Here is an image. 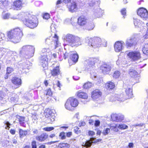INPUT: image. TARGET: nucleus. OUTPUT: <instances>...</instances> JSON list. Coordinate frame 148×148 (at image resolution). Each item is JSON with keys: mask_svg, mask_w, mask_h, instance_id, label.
<instances>
[{"mask_svg": "<svg viewBox=\"0 0 148 148\" xmlns=\"http://www.w3.org/2000/svg\"><path fill=\"white\" fill-rule=\"evenodd\" d=\"M101 94V92L99 90L95 89L92 92L91 97L93 99H96L100 97Z\"/></svg>", "mask_w": 148, "mask_h": 148, "instance_id": "nucleus-22", "label": "nucleus"}, {"mask_svg": "<svg viewBox=\"0 0 148 148\" xmlns=\"http://www.w3.org/2000/svg\"><path fill=\"white\" fill-rule=\"evenodd\" d=\"M101 39L97 37H94L90 38L89 39L88 44L92 47H99L101 45Z\"/></svg>", "mask_w": 148, "mask_h": 148, "instance_id": "nucleus-7", "label": "nucleus"}, {"mask_svg": "<svg viewBox=\"0 0 148 148\" xmlns=\"http://www.w3.org/2000/svg\"><path fill=\"white\" fill-rule=\"evenodd\" d=\"M128 146L130 148H132L134 147V144L132 143H129Z\"/></svg>", "mask_w": 148, "mask_h": 148, "instance_id": "nucleus-59", "label": "nucleus"}, {"mask_svg": "<svg viewBox=\"0 0 148 148\" xmlns=\"http://www.w3.org/2000/svg\"><path fill=\"white\" fill-rule=\"evenodd\" d=\"M72 135L71 132H69L66 133V136L68 137H70Z\"/></svg>", "mask_w": 148, "mask_h": 148, "instance_id": "nucleus-57", "label": "nucleus"}, {"mask_svg": "<svg viewBox=\"0 0 148 148\" xmlns=\"http://www.w3.org/2000/svg\"><path fill=\"white\" fill-rule=\"evenodd\" d=\"M32 148H37L36 142L34 140H32L31 142Z\"/></svg>", "mask_w": 148, "mask_h": 148, "instance_id": "nucleus-45", "label": "nucleus"}, {"mask_svg": "<svg viewBox=\"0 0 148 148\" xmlns=\"http://www.w3.org/2000/svg\"><path fill=\"white\" fill-rule=\"evenodd\" d=\"M11 81L14 85V89L18 88L21 86L22 84V81L21 78L16 76L12 77Z\"/></svg>", "mask_w": 148, "mask_h": 148, "instance_id": "nucleus-10", "label": "nucleus"}, {"mask_svg": "<svg viewBox=\"0 0 148 148\" xmlns=\"http://www.w3.org/2000/svg\"><path fill=\"white\" fill-rule=\"evenodd\" d=\"M14 71V69L11 67H7L6 69L7 74H10L13 72Z\"/></svg>", "mask_w": 148, "mask_h": 148, "instance_id": "nucleus-42", "label": "nucleus"}, {"mask_svg": "<svg viewBox=\"0 0 148 148\" xmlns=\"http://www.w3.org/2000/svg\"><path fill=\"white\" fill-rule=\"evenodd\" d=\"M74 131L75 133L79 134L81 133V130L77 126H75L74 128Z\"/></svg>", "mask_w": 148, "mask_h": 148, "instance_id": "nucleus-39", "label": "nucleus"}, {"mask_svg": "<svg viewBox=\"0 0 148 148\" xmlns=\"http://www.w3.org/2000/svg\"><path fill=\"white\" fill-rule=\"evenodd\" d=\"M18 118V121L21 125L23 127H25L26 125L25 124V117L22 116H19Z\"/></svg>", "mask_w": 148, "mask_h": 148, "instance_id": "nucleus-29", "label": "nucleus"}, {"mask_svg": "<svg viewBox=\"0 0 148 148\" xmlns=\"http://www.w3.org/2000/svg\"><path fill=\"white\" fill-rule=\"evenodd\" d=\"M99 60L96 58H90L88 62V64L89 66L92 67L94 66L96 63H97Z\"/></svg>", "mask_w": 148, "mask_h": 148, "instance_id": "nucleus-25", "label": "nucleus"}, {"mask_svg": "<svg viewBox=\"0 0 148 148\" xmlns=\"http://www.w3.org/2000/svg\"><path fill=\"white\" fill-rule=\"evenodd\" d=\"M64 40L72 47H77L81 45L79 37L70 34H68L65 36Z\"/></svg>", "mask_w": 148, "mask_h": 148, "instance_id": "nucleus-2", "label": "nucleus"}, {"mask_svg": "<svg viewBox=\"0 0 148 148\" xmlns=\"http://www.w3.org/2000/svg\"><path fill=\"white\" fill-rule=\"evenodd\" d=\"M67 6V8L69 11L72 13L75 12L78 9L77 4L74 1H73L69 5Z\"/></svg>", "mask_w": 148, "mask_h": 148, "instance_id": "nucleus-13", "label": "nucleus"}, {"mask_svg": "<svg viewBox=\"0 0 148 148\" xmlns=\"http://www.w3.org/2000/svg\"><path fill=\"white\" fill-rule=\"evenodd\" d=\"M115 51L117 52H119L122 50L123 45L121 41L116 42L114 45Z\"/></svg>", "mask_w": 148, "mask_h": 148, "instance_id": "nucleus-19", "label": "nucleus"}, {"mask_svg": "<svg viewBox=\"0 0 148 148\" xmlns=\"http://www.w3.org/2000/svg\"><path fill=\"white\" fill-rule=\"evenodd\" d=\"M59 136L62 140L66 138L65 133L64 132H60L59 134Z\"/></svg>", "mask_w": 148, "mask_h": 148, "instance_id": "nucleus-46", "label": "nucleus"}, {"mask_svg": "<svg viewBox=\"0 0 148 148\" xmlns=\"http://www.w3.org/2000/svg\"><path fill=\"white\" fill-rule=\"evenodd\" d=\"M71 0H63L62 2L65 4H67L71 2Z\"/></svg>", "mask_w": 148, "mask_h": 148, "instance_id": "nucleus-55", "label": "nucleus"}, {"mask_svg": "<svg viewBox=\"0 0 148 148\" xmlns=\"http://www.w3.org/2000/svg\"><path fill=\"white\" fill-rule=\"evenodd\" d=\"M44 84L45 85L47 86L48 85V81L47 80H45L44 81Z\"/></svg>", "mask_w": 148, "mask_h": 148, "instance_id": "nucleus-64", "label": "nucleus"}, {"mask_svg": "<svg viewBox=\"0 0 148 148\" xmlns=\"http://www.w3.org/2000/svg\"><path fill=\"white\" fill-rule=\"evenodd\" d=\"M70 147L69 144L66 143H60L57 146V148H69Z\"/></svg>", "mask_w": 148, "mask_h": 148, "instance_id": "nucleus-31", "label": "nucleus"}, {"mask_svg": "<svg viewBox=\"0 0 148 148\" xmlns=\"http://www.w3.org/2000/svg\"><path fill=\"white\" fill-rule=\"evenodd\" d=\"M25 25L29 28L33 29L36 27L38 24V19L35 16H31L28 19L23 20Z\"/></svg>", "mask_w": 148, "mask_h": 148, "instance_id": "nucleus-3", "label": "nucleus"}, {"mask_svg": "<svg viewBox=\"0 0 148 148\" xmlns=\"http://www.w3.org/2000/svg\"><path fill=\"white\" fill-rule=\"evenodd\" d=\"M23 3L22 0H16L13 2L12 6L16 10H21Z\"/></svg>", "mask_w": 148, "mask_h": 148, "instance_id": "nucleus-14", "label": "nucleus"}, {"mask_svg": "<svg viewBox=\"0 0 148 148\" xmlns=\"http://www.w3.org/2000/svg\"><path fill=\"white\" fill-rule=\"evenodd\" d=\"M87 17L85 16L82 15L77 19V24L80 26L84 27L87 24L88 21Z\"/></svg>", "mask_w": 148, "mask_h": 148, "instance_id": "nucleus-11", "label": "nucleus"}, {"mask_svg": "<svg viewBox=\"0 0 148 148\" xmlns=\"http://www.w3.org/2000/svg\"><path fill=\"white\" fill-rule=\"evenodd\" d=\"M9 5V2L7 0H0V8H3Z\"/></svg>", "mask_w": 148, "mask_h": 148, "instance_id": "nucleus-28", "label": "nucleus"}, {"mask_svg": "<svg viewBox=\"0 0 148 148\" xmlns=\"http://www.w3.org/2000/svg\"><path fill=\"white\" fill-rule=\"evenodd\" d=\"M54 129L53 127H45L43 128V130L46 131H50Z\"/></svg>", "mask_w": 148, "mask_h": 148, "instance_id": "nucleus-48", "label": "nucleus"}, {"mask_svg": "<svg viewBox=\"0 0 148 148\" xmlns=\"http://www.w3.org/2000/svg\"><path fill=\"white\" fill-rule=\"evenodd\" d=\"M40 60L42 66L43 68L47 67L48 65V59L47 58V56L44 55L41 56Z\"/></svg>", "mask_w": 148, "mask_h": 148, "instance_id": "nucleus-18", "label": "nucleus"}, {"mask_svg": "<svg viewBox=\"0 0 148 148\" xmlns=\"http://www.w3.org/2000/svg\"><path fill=\"white\" fill-rule=\"evenodd\" d=\"M23 36L22 30L18 27L11 29L7 34V39L15 43L19 42Z\"/></svg>", "mask_w": 148, "mask_h": 148, "instance_id": "nucleus-1", "label": "nucleus"}, {"mask_svg": "<svg viewBox=\"0 0 148 148\" xmlns=\"http://www.w3.org/2000/svg\"><path fill=\"white\" fill-rule=\"evenodd\" d=\"M69 56V53L66 52L64 54V57L65 59H66Z\"/></svg>", "mask_w": 148, "mask_h": 148, "instance_id": "nucleus-53", "label": "nucleus"}, {"mask_svg": "<svg viewBox=\"0 0 148 148\" xmlns=\"http://www.w3.org/2000/svg\"><path fill=\"white\" fill-rule=\"evenodd\" d=\"M127 55L132 61L138 60L141 58V53L139 51L130 52L128 53Z\"/></svg>", "mask_w": 148, "mask_h": 148, "instance_id": "nucleus-6", "label": "nucleus"}, {"mask_svg": "<svg viewBox=\"0 0 148 148\" xmlns=\"http://www.w3.org/2000/svg\"><path fill=\"white\" fill-rule=\"evenodd\" d=\"M142 51L143 54L148 56V43L145 44L143 47Z\"/></svg>", "mask_w": 148, "mask_h": 148, "instance_id": "nucleus-33", "label": "nucleus"}, {"mask_svg": "<svg viewBox=\"0 0 148 148\" xmlns=\"http://www.w3.org/2000/svg\"><path fill=\"white\" fill-rule=\"evenodd\" d=\"M105 87L106 88L109 90L114 89L115 86L114 83L111 81L107 82L105 84Z\"/></svg>", "mask_w": 148, "mask_h": 148, "instance_id": "nucleus-23", "label": "nucleus"}, {"mask_svg": "<svg viewBox=\"0 0 148 148\" xmlns=\"http://www.w3.org/2000/svg\"><path fill=\"white\" fill-rule=\"evenodd\" d=\"M136 44V42L135 38H132L127 40L126 45L127 47H129L133 46L134 45Z\"/></svg>", "mask_w": 148, "mask_h": 148, "instance_id": "nucleus-20", "label": "nucleus"}, {"mask_svg": "<svg viewBox=\"0 0 148 148\" xmlns=\"http://www.w3.org/2000/svg\"><path fill=\"white\" fill-rule=\"evenodd\" d=\"M44 144V143L40 145L39 147V148H46Z\"/></svg>", "mask_w": 148, "mask_h": 148, "instance_id": "nucleus-61", "label": "nucleus"}, {"mask_svg": "<svg viewBox=\"0 0 148 148\" xmlns=\"http://www.w3.org/2000/svg\"><path fill=\"white\" fill-rule=\"evenodd\" d=\"M71 55L70 60L68 61L69 63L72 64L76 63L78 60V55L75 51H70L69 53Z\"/></svg>", "mask_w": 148, "mask_h": 148, "instance_id": "nucleus-9", "label": "nucleus"}, {"mask_svg": "<svg viewBox=\"0 0 148 148\" xmlns=\"http://www.w3.org/2000/svg\"><path fill=\"white\" fill-rule=\"evenodd\" d=\"M89 123L90 125H92L94 122V121L92 119H90L89 120Z\"/></svg>", "mask_w": 148, "mask_h": 148, "instance_id": "nucleus-60", "label": "nucleus"}, {"mask_svg": "<svg viewBox=\"0 0 148 148\" xmlns=\"http://www.w3.org/2000/svg\"><path fill=\"white\" fill-rule=\"evenodd\" d=\"M128 126L124 124H120L118 125V128L121 130H124L128 128Z\"/></svg>", "mask_w": 148, "mask_h": 148, "instance_id": "nucleus-40", "label": "nucleus"}, {"mask_svg": "<svg viewBox=\"0 0 148 148\" xmlns=\"http://www.w3.org/2000/svg\"><path fill=\"white\" fill-rule=\"evenodd\" d=\"M57 142H58L57 141H51L50 142H48L47 143H44V144H47V145H51V144Z\"/></svg>", "mask_w": 148, "mask_h": 148, "instance_id": "nucleus-56", "label": "nucleus"}, {"mask_svg": "<svg viewBox=\"0 0 148 148\" xmlns=\"http://www.w3.org/2000/svg\"><path fill=\"white\" fill-rule=\"evenodd\" d=\"M88 133V135L90 136H92L95 134V132L92 131H89Z\"/></svg>", "mask_w": 148, "mask_h": 148, "instance_id": "nucleus-49", "label": "nucleus"}, {"mask_svg": "<svg viewBox=\"0 0 148 148\" xmlns=\"http://www.w3.org/2000/svg\"><path fill=\"white\" fill-rule=\"evenodd\" d=\"M10 132L12 135H14L16 133V130L14 129H11L10 130Z\"/></svg>", "mask_w": 148, "mask_h": 148, "instance_id": "nucleus-52", "label": "nucleus"}, {"mask_svg": "<svg viewBox=\"0 0 148 148\" xmlns=\"http://www.w3.org/2000/svg\"><path fill=\"white\" fill-rule=\"evenodd\" d=\"M50 17V14L48 13H45L44 14L43 18L44 19L48 20L49 19Z\"/></svg>", "mask_w": 148, "mask_h": 148, "instance_id": "nucleus-43", "label": "nucleus"}, {"mask_svg": "<svg viewBox=\"0 0 148 148\" xmlns=\"http://www.w3.org/2000/svg\"><path fill=\"white\" fill-rule=\"evenodd\" d=\"M121 73L119 71H116L114 72L113 74V77L115 78H118L120 76Z\"/></svg>", "mask_w": 148, "mask_h": 148, "instance_id": "nucleus-36", "label": "nucleus"}, {"mask_svg": "<svg viewBox=\"0 0 148 148\" xmlns=\"http://www.w3.org/2000/svg\"><path fill=\"white\" fill-rule=\"evenodd\" d=\"M53 38L56 39V40H55L57 44H58V37L57 36V34H55Z\"/></svg>", "mask_w": 148, "mask_h": 148, "instance_id": "nucleus-51", "label": "nucleus"}, {"mask_svg": "<svg viewBox=\"0 0 148 148\" xmlns=\"http://www.w3.org/2000/svg\"><path fill=\"white\" fill-rule=\"evenodd\" d=\"M111 117L112 121L116 122L122 121L124 119V116L123 115L116 114H111Z\"/></svg>", "mask_w": 148, "mask_h": 148, "instance_id": "nucleus-15", "label": "nucleus"}, {"mask_svg": "<svg viewBox=\"0 0 148 148\" xmlns=\"http://www.w3.org/2000/svg\"><path fill=\"white\" fill-rule=\"evenodd\" d=\"M45 117L50 122H53L55 120L54 113L52 110L49 109H45L44 112Z\"/></svg>", "mask_w": 148, "mask_h": 148, "instance_id": "nucleus-8", "label": "nucleus"}, {"mask_svg": "<svg viewBox=\"0 0 148 148\" xmlns=\"http://www.w3.org/2000/svg\"><path fill=\"white\" fill-rule=\"evenodd\" d=\"M118 127V125L117 124H115L114 125L110 126V128L115 132H118L119 131Z\"/></svg>", "mask_w": 148, "mask_h": 148, "instance_id": "nucleus-37", "label": "nucleus"}, {"mask_svg": "<svg viewBox=\"0 0 148 148\" xmlns=\"http://www.w3.org/2000/svg\"><path fill=\"white\" fill-rule=\"evenodd\" d=\"M126 93V99H129L133 97L132 89L130 88H127L125 90Z\"/></svg>", "mask_w": 148, "mask_h": 148, "instance_id": "nucleus-27", "label": "nucleus"}, {"mask_svg": "<svg viewBox=\"0 0 148 148\" xmlns=\"http://www.w3.org/2000/svg\"><path fill=\"white\" fill-rule=\"evenodd\" d=\"M85 27L86 29L90 30L93 29L95 27V25L92 22H87V24Z\"/></svg>", "mask_w": 148, "mask_h": 148, "instance_id": "nucleus-30", "label": "nucleus"}, {"mask_svg": "<svg viewBox=\"0 0 148 148\" xmlns=\"http://www.w3.org/2000/svg\"><path fill=\"white\" fill-rule=\"evenodd\" d=\"M29 47V46L28 45L23 46L21 50L20 51V53L22 54L24 52L28 51L29 49V48H28Z\"/></svg>", "mask_w": 148, "mask_h": 148, "instance_id": "nucleus-38", "label": "nucleus"}, {"mask_svg": "<svg viewBox=\"0 0 148 148\" xmlns=\"http://www.w3.org/2000/svg\"><path fill=\"white\" fill-rule=\"evenodd\" d=\"M110 132V129L109 128H106L103 130L102 134L104 135H106L108 134Z\"/></svg>", "mask_w": 148, "mask_h": 148, "instance_id": "nucleus-44", "label": "nucleus"}, {"mask_svg": "<svg viewBox=\"0 0 148 148\" xmlns=\"http://www.w3.org/2000/svg\"><path fill=\"white\" fill-rule=\"evenodd\" d=\"M79 103L77 99L74 97H69L67 100L65 104V108L68 110H71V107L75 108L77 107Z\"/></svg>", "mask_w": 148, "mask_h": 148, "instance_id": "nucleus-4", "label": "nucleus"}, {"mask_svg": "<svg viewBox=\"0 0 148 148\" xmlns=\"http://www.w3.org/2000/svg\"><path fill=\"white\" fill-rule=\"evenodd\" d=\"M92 86V84L91 82H87L85 83L83 85V88L85 89H88L90 88Z\"/></svg>", "mask_w": 148, "mask_h": 148, "instance_id": "nucleus-34", "label": "nucleus"}, {"mask_svg": "<svg viewBox=\"0 0 148 148\" xmlns=\"http://www.w3.org/2000/svg\"><path fill=\"white\" fill-rule=\"evenodd\" d=\"M18 133L19 138H22L28 135V131L27 130H23L21 128H20L18 129Z\"/></svg>", "mask_w": 148, "mask_h": 148, "instance_id": "nucleus-26", "label": "nucleus"}, {"mask_svg": "<svg viewBox=\"0 0 148 148\" xmlns=\"http://www.w3.org/2000/svg\"><path fill=\"white\" fill-rule=\"evenodd\" d=\"M48 134L46 133H43L39 136L36 137V140L40 142H43L47 139L48 138Z\"/></svg>", "mask_w": 148, "mask_h": 148, "instance_id": "nucleus-17", "label": "nucleus"}, {"mask_svg": "<svg viewBox=\"0 0 148 148\" xmlns=\"http://www.w3.org/2000/svg\"><path fill=\"white\" fill-rule=\"evenodd\" d=\"M102 140L101 139H96L93 141H91L90 140H87L86 141L83 142L82 143V146L85 147H90L92 143H95L97 142H100Z\"/></svg>", "mask_w": 148, "mask_h": 148, "instance_id": "nucleus-16", "label": "nucleus"}, {"mask_svg": "<svg viewBox=\"0 0 148 148\" xmlns=\"http://www.w3.org/2000/svg\"><path fill=\"white\" fill-rule=\"evenodd\" d=\"M134 23L135 26L138 27H139L140 23V21L137 19H134Z\"/></svg>", "mask_w": 148, "mask_h": 148, "instance_id": "nucleus-41", "label": "nucleus"}, {"mask_svg": "<svg viewBox=\"0 0 148 148\" xmlns=\"http://www.w3.org/2000/svg\"><path fill=\"white\" fill-rule=\"evenodd\" d=\"M100 70L104 74H108L111 70V66L107 64H103L100 67Z\"/></svg>", "mask_w": 148, "mask_h": 148, "instance_id": "nucleus-12", "label": "nucleus"}, {"mask_svg": "<svg viewBox=\"0 0 148 148\" xmlns=\"http://www.w3.org/2000/svg\"><path fill=\"white\" fill-rule=\"evenodd\" d=\"M137 13V14L144 20L148 19V11L146 8H140L138 9Z\"/></svg>", "mask_w": 148, "mask_h": 148, "instance_id": "nucleus-5", "label": "nucleus"}, {"mask_svg": "<svg viewBox=\"0 0 148 148\" xmlns=\"http://www.w3.org/2000/svg\"><path fill=\"white\" fill-rule=\"evenodd\" d=\"M126 9L125 8L122 9L121 11V14L123 16L124 18L125 16H126Z\"/></svg>", "mask_w": 148, "mask_h": 148, "instance_id": "nucleus-47", "label": "nucleus"}, {"mask_svg": "<svg viewBox=\"0 0 148 148\" xmlns=\"http://www.w3.org/2000/svg\"><path fill=\"white\" fill-rule=\"evenodd\" d=\"M9 18V15L8 14H5L3 16V18L5 19H8Z\"/></svg>", "mask_w": 148, "mask_h": 148, "instance_id": "nucleus-58", "label": "nucleus"}, {"mask_svg": "<svg viewBox=\"0 0 148 148\" xmlns=\"http://www.w3.org/2000/svg\"><path fill=\"white\" fill-rule=\"evenodd\" d=\"M5 124L7 125V127H5V129H9V128L10 127V123L8 122H6L5 123Z\"/></svg>", "mask_w": 148, "mask_h": 148, "instance_id": "nucleus-54", "label": "nucleus"}, {"mask_svg": "<svg viewBox=\"0 0 148 148\" xmlns=\"http://www.w3.org/2000/svg\"><path fill=\"white\" fill-rule=\"evenodd\" d=\"M76 95L78 98L86 99L88 98L87 94L83 92L78 91L76 93Z\"/></svg>", "mask_w": 148, "mask_h": 148, "instance_id": "nucleus-24", "label": "nucleus"}, {"mask_svg": "<svg viewBox=\"0 0 148 148\" xmlns=\"http://www.w3.org/2000/svg\"><path fill=\"white\" fill-rule=\"evenodd\" d=\"M45 95H48L50 97H51L53 95V92L51 90V88H49L46 89L45 90Z\"/></svg>", "mask_w": 148, "mask_h": 148, "instance_id": "nucleus-35", "label": "nucleus"}, {"mask_svg": "<svg viewBox=\"0 0 148 148\" xmlns=\"http://www.w3.org/2000/svg\"><path fill=\"white\" fill-rule=\"evenodd\" d=\"M73 78L74 79L76 80H78L79 78V77L77 76L76 75L73 76Z\"/></svg>", "mask_w": 148, "mask_h": 148, "instance_id": "nucleus-62", "label": "nucleus"}, {"mask_svg": "<svg viewBox=\"0 0 148 148\" xmlns=\"http://www.w3.org/2000/svg\"><path fill=\"white\" fill-rule=\"evenodd\" d=\"M129 74L131 77H135L138 74L137 72L133 67L131 68L129 71Z\"/></svg>", "mask_w": 148, "mask_h": 148, "instance_id": "nucleus-32", "label": "nucleus"}, {"mask_svg": "<svg viewBox=\"0 0 148 148\" xmlns=\"http://www.w3.org/2000/svg\"><path fill=\"white\" fill-rule=\"evenodd\" d=\"M50 73L52 76L53 77L58 76L60 74V71L59 66L54 67L53 69L51 70Z\"/></svg>", "mask_w": 148, "mask_h": 148, "instance_id": "nucleus-21", "label": "nucleus"}, {"mask_svg": "<svg viewBox=\"0 0 148 148\" xmlns=\"http://www.w3.org/2000/svg\"><path fill=\"white\" fill-rule=\"evenodd\" d=\"M100 122L99 121L97 120L95 121V122L94 124V125L95 126H98L100 125Z\"/></svg>", "mask_w": 148, "mask_h": 148, "instance_id": "nucleus-50", "label": "nucleus"}, {"mask_svg": "<svg viewBox=\"0 0 148 148\" xmlns=\"http://www.w3.org/2000/svg\"><path fill=\"white\" fill-rule=\"evenodd\" d=\"M144 2V0H141L138 2L137 4L138 5H141L142 3Z\"/></svg>", "mask_w": 148, "mask_h": 148, "instance_id": "nucleus-63", "label": "nucleus"}]
</instances>
